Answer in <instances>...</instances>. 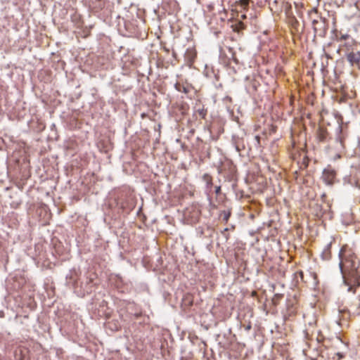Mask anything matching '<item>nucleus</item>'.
Here are the masks:
<instances>
[{"mask_svg": "<svg viewBox=\"0 0 360 360\" xmlns=\"http://www.w3.org/2000/svg\"><path fill=\"white\" fill-rule=\"evenodd\" d=\"M339 257L340 268L344 283L349 286L348 291L354 293L356 288L360 286V275L358 271L360 262L352 250L347 245L342 247Z\"/></svg>", "mask_w": 360, "mask_h": 360, "instance_id": "1", "label": "nucleus"}, {"mask_svg": "<svg viewBox=\"0 0 360 360\" xmlns=\"http://www.w3.org/2000/svg\"><path fill=\"white\" fill-rule=\"evenodd\" d=\"M336 174V171L328 165L323 169L321 179L326 184L332 186L335 183Z\"/></svg>", "mask_w": 360, "mask_h": 360, "instance_id": "2", "label": "nucleus"}, {"mask_svg": "<svg viewBox=\"0 0 360 360\" xmlns=\"http://www.w3.org/2000/svg\"><path fill=\"white\" fill-rule=\"evenodd\" d=\"M184 215L188 223L195 224L200 219V212L198 208L191 207L186 209Z\"/></svg>", "mask_w": 360, "mask_h": 360, "instance_id": "3", "label": "nucleus"}, {"mask_svg": "<svg viewBox=\"0 0 360 360\" xmlns=\"http://www.w3.org/2000/svg\"><path fill=\"white\" fill-rule=\"evenodd\" d=\"M269 4L270 10L276 14L283 12V8L281 7V1L280 0H266Z\"/></svg>", "mask_w": 360, "mask_h": 360, "instance_id": "4", "label": "nucleus"}, {"mask_svg": "<svg viewBox=\"0 0 360 360\" xmlns=\"http://www.w3.org/2000/svg\"><path fill=\"white\" fill-rule=\"evenodd\" d=\"M347 59L352 65L354 64L358 65L360 62V51L356 53L353 51L349 52L347 54Z\"/></svg>", "mask_w": 360, "mask_h": 360, "instance_id": "5", "label": "nucleus"}, {"mask_svg": "<svg viewBox=\"0 0 360 360\" xmlns=\"http://www.w3.org/2000/svg\"><path fill=\"white\" fill-rule=\"evenodd\" d=\"M175 89L179 91V92H183L184 94H188L191 92V91L192 90V86L188 84H182V83H180V82H177L176 84H175Z\"/></svg>", "mask_w": 360, "mask_h": 360, "instance_id": "6", "label": "nucleus"}, {"mask_svg": "<svg viewBox=\"0 0 360 360\" xmlns=\"http://www.w3.org/2000/svg\"><path fill=\"white\" fill-rule=\"evenodd\" d=\"M70 19L72 22L77 27H80L82 25V16L77 11H74V13L70 15Z\"/></svg>", "mask_w": 360, "mask_h": 360, "instance_id": "7", "label": "nucleus"}, {"mask_svg": "<svg viewBox=\"0 0 360 360\" xmlns=\"http://www.w3.org/2000/svg\"><path fill=\"white\" fill-rule=\"evenodd\" d=\"M328 136L327 130L323 127L319 128L317 131V139L321 142L326 141Z\"/></svg>", "mask_w": 360, "mask_h": 360, "instance_id": "8", "label": "nucleus"}, {"mask_svg": "<svg viewBox=\"0 0 360 360\" xmlns=\"http://www.w3.org/2000/svg\"><path fill=\"white\" fill-rule=\"evenodd\" d=\"M331 257V243H328L321 252V258L323 260H329Z\"/></svg>", "mask_w": 360, "mask_h": 360, "instance_id": "9", "label": "nucleus"}, {"mask_svg": "<svg viewBox=\"0 0 360 360\" xmlns=\"http://www.w3.org/2000/svg\"><path fill=\"white\" fill-rule=\"evenodd\" d=\"M345 138H346V135H345L343 133L342 127L341 126H339L338 128V135H337L336 140H337V141H338L340 143V145L342 147H344Z\"/></svg>", "mask_w": 360, "mask_h": 360, "instance_id": "10", "label": "nucleus"}, {"mask_svg": "<svg viewBox=\"0 0 360 360\" xmlns=\"http://www.w3.org/2000/svg\"><path fill=\"white\" fill-rule=\"evenodd\" d=\"M356 44V41L351 38L350 39L346 41L343 44L341 45L342 49H345L346 51H349L353 49V46Z\"/></svg>", "mask_w": 360, "mask_h": 360, "instance_id": "11", "label": "nucleus"}, {"mask_svg": "<svg viewBox=\"0 0 360 360\" xmlns=\"http://www.w3.org/2000/svg\"><path fill=\"white\" fill-rule=\"evenodd\" d=\"M351 39V37L348 34H343L341 32L335 34V40L338 42H342L343 41H347Z\"/></svg>", "mask_w": 360, "mask_h": 360, "instance_id": "12", "label": "nucleus"}, {"mask_svg": "<svg viewBox=\"0 0 360 360\" xmlns=\"http://www.w3.org/2000/svg\"><path fill=\"white\" fill-rule=\"evenodd\" d=\"M281 7L283 8V11H284L286 15H289L291 13L292 6L289 2L282 1Z\"/></svg>", "mask_w": 360, "mask_h": 360, "instance_id": "13", "label": "nucleus"}, {"mask_svg": "<svg viewBox=\"0 0 360 360\" xmlns=\"http://www.w3.org/2000/svg\"><path fill=\"white\" fill-rule=\"evenodd\" d=\"M234 32H239L245 28V24L242 21H238L232 25Z\"/></svg>", "mask_w": 360, "mask_h": 360, "instance_id": "14", "label": "nucleus"}, {"mask_svg": "<svg viewBox=\"0 0 360 360\" xmlns=\"http://www.w3.org/2000/svg\"><path fill=\"white\" fill-rule=\"evenodd\" d=\"M202 179L206 183L207 188H210L212 186V177L209 174H205Z\"/></svg>", "mask_w": 360, "mask_h": 360, "instance_id": "15", "label": "nucleus"}, {"mask_svg": "<svg viewBox=\"0 0 360 360\" xmlns=\"http://www.w3.org/2000/svg\"><path fill=\"white\" fill-rule=\"evenodd\" d=\"M195 112L198 114V115L202 119H205L207 115V109H205L203 106L202 108H200L195 110Z\"/></svg>", "mask_w": 360, "mask_h": 360, "instance_id": "16", "label": "nucleus"}, {"mask_svg": "<svg viewBox=\"0 0 360 360\" xmlns=\"http://www.w3.org/2000/svg\"><path fill=\"white\" fill-rule=\"evenodd\" d=\"M238 4L243 9H246L249 5L250 0H238Z\"/></svg>", "mask_w": 360, "mask_h": 360, "instance_id": "17", "label": "nucleus"}, {"mask_svg": "<svg viewBox=\"0 0 360 360\" xmlns=\"http://www.w3.org/2000/svg\"><path fill=\"white\" fill-rule=\"evenodd\" d=\"M297 311H296V309L293 307V306H291L290 307H289L288 309V311H287V314L289 316H295L296 314Z\"/></svg>", "mask_w": 360, "mask_h": 360, "instance_id": "18", "label": "nucleus"}, {"mask_svg": "<svg viewBox=\"0 0 360 360\" xmlns=\"http://www.w3.org/2000/svg\"><path fill=\"white\" fill-rule=\"evenodd\" d=\"M344 357L343 354L340 352L335 353L333 356V360H340Z\"/></svg>", "mask_w": 360, "mask_h": 360, "instance_id": "19", "label": "nucleus"}, {"mask_svg": "<svg viewBox=\"0 0 360 360\" xmlns=\"http://www.w3.org/2000/svg\"><path fill=\"white\" fill-rule=\"evenodd\" d=\"M215 193L216 195H219L221 193V186H217L215 187Z\"/></svg>", "mask_w": 360, "mask_h": 360, "instance_id": "20", "label": "nucleus"}, {"mask_svg": "<svg viewBox=\"0 0 360 360\" xmlns=\"http://www.w3.org/2000/svg\"><path fill=\"white\" fill-rule=\"evenodd\" d=\"M297 274L300 276L301 280H303V277H304V274L302 271H300L297 272Z\"/></svg>", "mask_w": 360, "mask_h": 360, "instance_id": "21", "label": "nucleus"}, {"mask_svg": "<svg viewBox=\"0 0 360 360\" xmlns=\"http://www.w3.org/2000/svg\"><path fill=\"white\" fill-rule=\"evenodd\" d=\"M229 214H225V215H224V220L226 221H227L229 220Z\"/></svg>", "mask_w": 360, "mask_h": 360, "instance_id": "22", "label": "nucleus"}, {"mask_svg": "<svg viewBox=\"0 0 360 360\" xmlns=\"http://www.w3.org/2000/svg\"><path fill=\"white\" fill-rule=\"evenodd\" d=\"M250 328H251V325H250V324L248 325V326L245 327V329H246L247 330H249Z\"/></svg>", "mask_w": 360, "mask_h": 360, "instance_id": "23", "label": "nucleus"}, {"mask_svg": "<svg viewBox=\"0 0 360 360\" xmlns=\"http://www.w3.org/2000/svg\"><path fill=\"white\" fill-rule=\"evenodd\" d=\"M305 337H306L307 339H309L308 333H306V336Z\"/></svg>", "mask_w": 360, "mask_h": 360, "instance_id": "24", "label": "nucleus"}, {"mask_svg": "<svg viewBox=\"0 0 360 360\" xmlns=\"http://www.w3.org/2000/svg\"><path fill=\"white\" fill-rule=\"evenodd\" d=\"M241 18H246V16H245V15H241Z\"/></svg>", "mask_w": 360, "mask_h": 360, "instance_id": "25", "label": "nucleus"}]
</instances>
